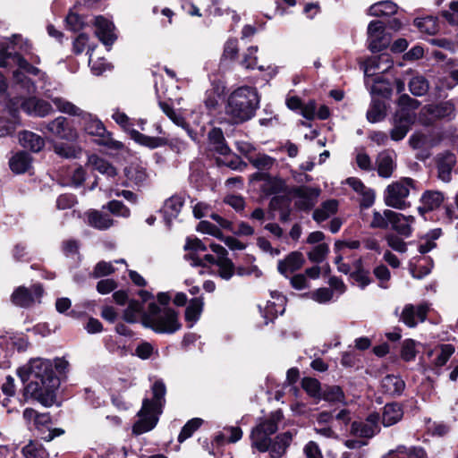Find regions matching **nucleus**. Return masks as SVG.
Listing matches in <instances>:
<instances>
[{
	"mask_svg": "<svg viewBox=\"0 0 458 458\" xmlns=\"http://www.w3.org/2000/svg\"><path fill=\"white\" fill-rule=\"evenodd\" d=\"M249 160L253 166L260 170L269 169L275 162L274 158L265 154H258L254 157H250Z\"/></svg>",
	"mask_w": 458,
	"mask_h": 458,
	"instance_id": "4d7b16f0",
	"label": "nucleus"
},
{
	"mask_svg": "<svg viewBox=\"0 0 458 458\" xmlns=\"http://www.w3.org/2000/svg\"><path fill=\"white\" fill-rule=\"evenodd\" d=\"M42 293L43 290L38 284L33 285L30 288L20 286L12 294V301L16 306L29 307L38 301Z\"/></svg>",
	"mask_w": 458,
	"mask_h": 458,
	"instance_id": "dca6fc26",
	"label": "nucleus"
},
{
	"mask_svg": "<svg viewBox=\"0 0 458 458\" xmlns=\"http://www.w3.org/2000/svg\"><path fill=\"white\" fill-rule=\"evenodd\" d=\"M107 208L111 213L123 217H128L131 214L130 209L118 200L110 201Z\"/></svg>",
	"mask_w": 458,
	"mask_h": 458,
	"instance_id": "0e129e2a",
	"label": "nucleus"
},
{
	"mask_svg": "<svg viewBox=\"0 0 458 458\" xmlns=\"http://www.w3.org/2000/svg\"><path fill=\"white\" fill-rule=\"evenodd\" d=\"M409 87L411 92L415 96H423L428 90V82L421 75H414L409 81Z\"/></svg>",
	"mask_w": 458,
	"mask_h": 458,
	"instance_id": "37998d69",
	"label": "nucleus"
},
{
	"mask_svg": "<svg viewBox=\"0 0 458 458\" xmlns=\"http://www.w3.org/2000/svg\"><path fill=\"white\" fill-rule=\"evenodd\" d=\"M397 11V5L391 1H381L372 4L369 13L371 16L392 15Z\"/></svg>",
	"mask_w": 458,
	"mask_h": 458,
	"instance_id": "ea45409f",
	"label": "nucleus"
},
{
	"mask_svg": "<svg viewBox=\"0 0 458 458\" xmlns=\"http://www.w3.org/2000/svg\"><path fill=\"white\" fill-rule=\"evenodd\" d=\"M271 299L267 301L265 306L259 305L260 312L265 318V324L273 321L278 315L285 310L286 298L278 292H272Z\"/></svg>",
	"mask_w": 458,
	"mask_h": 458,
	"instance_id": "2eb2a0df",
	"label": "nucleus"
},
{
	"mask_svg": "<svg viewBox=\"0 0 458 458\" xmlns=\"http://www.w3.org/2000/svg\"><path fill=\"white\" fill-rule=\"evenodd\" d=\"M454 114V106L450 101L425 106L420 113L419 120L423 124H430L436 119L450 118Z\"/></svg>",
	"mask_w": 458,
	"mask_h": 458,
	"instance_id": "9d476101",
	"label": "nucleus"
},
{
	"mask_svg": "<svg viewBox=\"0 0 458 458\" xmlns=\"http://www.w3.org/2000/svg\"><path fill=\"white\" fill-rule=\"evenodd\" d=\"M258 48L256 47H250L247 49L242 61V66L247 69H253L257 66V54Z\"/></svg>",
	"mask_w": 458,
	"mask_h": 458,
	"instance_id": "e2e57ef3",
	"label": "nucleus"
},
{
	"mask_svg": "<svg viewBox=\"0 0 458 458\" xmlns=\"http://www.w3.org/2000/svg\"><path fill=\"white\" fill-rule=\"evenodd\" d=\"M142 301H131L123 312V319L128 323L140 321L158 334H173L181 328L178 313L169 307H160L155 301H148L151 295L140 291Z\"/></svg>",
	"mask_w": 458,
	"mask_h": 458,
	"instance_id": "f03ea898",
	"label": "nucleus"
},
{
	"mask_svg": "<svg viewBox=\"0 0 458 458\" xmlns=\"http://www.w3.org/2000/svg\"><path fill=\"white\" fill-rule=\"evenodd\" d=\"M40 131L43 133L48 132L56 138L68 141L76 140L79 136L77 131L70 125L64 116H58L50 122L43 123Z\"/></svg>",
	"mask_w": 458,
	"mask_h": 458,
	"instance_id": "1a4fd4ad",
	"label": "nucleus"
},
{
	"mask_svg": "<svg viewBox=\"0 0 458 458\" xmlns=\"http://www.w3.org/2000/svg\"><path fill=\"white\" fill-rule=\"evenodd\" d=\"M392 216V228L399 234L409 237L411 234V225L415 219L412 216H404L403 214L394 212L388 213Z\"/></svg>",
	"mask_w": 458,
	"mask_h": 458,
	"instance_id": "a878e982",
	"label": "nucleus"
},
{
	"mask_svg": "<svg viewBox=\"0 0 458 458\" xmlns=\"http://www.w3.org/2000/svg\"><path fill=\"white\" fill-rule=\"evenodd\" d=\"M388 213H394L393 210L385 209L382 213L378 211L373 212V218L370 226L373 228L386 229L391 224L392 216Z\"/></svg>",
	"mask_w": 458,
	"mask_h": 458,
	"instance_id": "de8ad7c7",
	"label": "nucleus"
},
{
	"mask_svg": "<svg viewBox=\"0 0 458 458\" xmlns=\"http://www.w3.org/2000/svg\"><path fill=\"white\" fill-rule=\"evenodd\" d=\"M392 61L387 55H380L369 58L365 62L364 73L367 77H372L377 72H386L392 66Z\"/></svg>",
	"mask_w": 458,
	"mask_h": 458,
	"instance_id": "393cba45",
	"label": "nucleus"
},
{
	"mask_svg": "<svg viewBox=\"0 0 458 458\" xmlns=\"http://www.w3.org/2000/svg\"><path fill=\"white\" fill-rule=\"evenodd\" d=\"M369 48L372 52H379L388 47L390 37L385 32V27L380 21H372L368 27Z\"/></svg>",
	"mask_w": 458,
	"mask_h": 458,
	"instance_id": "f8f14e48",
	"label": "nucleus"
},
{
	"mask_svg": "<svg viewBox=\"0 0 458 458\" xmlns=\"http://www.w3.org/2000/svg\"><path fill=\"white\" fill-rule=\"evenodd\" d=\"M88 165L108 178L115 177L117 174L116 169L110 163L97 155L89 157Z\"/></svg>",
	"mask_w": 458,
	"mask_h": 458,
	"instance_id": "2f4dec72",
	"label": "nucleus"
},
{
	"mask_svg": "<svg viewBox=\"0 0 458 458\" xmlns=\"http://www.w3.org/2000/svg\"><path fill=\"white\" fill-rule=\"evenodd\" d=\"M125 175L129 181L135 184L143 182L147 178L145 168L139 165H131L125 168Z\"/></svg>",
	"mask_w": 458,
	"mask_h": 458,
	"instance_id": "49530a36",
	"label": "nucleus"
},
{
	"mask_svg": "<svg viewBox=\"0 0 458 458\" xmlns=\"http://www.w3.org/2000/svg\"><path fill=\"white\" fill-rule=\"evenodd\" d=\"M381 387L386 394L396 396L400 395L403 392L405 383L398 376L387 375L382 379Z\"/></svg>",
	"mask_w": 458,
	"mask_h": 458,
	"instance_id": "c85d7f7f",
	"label": "nucleus"
},
{
	"mask_svg": "<svg viewBox=\"0 0 458 458\" xmlns=\"http://www.w3.org/2000/svg\"><path fill=\"white\" fill-rule=\"evenodd\" d=\"M18 375L26 384L25 391L44 406H51L55 402V392L60 385L53 364L41 358L31 359L28 364L18 369Z\"/></svg>",
	"mask_w": 458,
	"mask_h": 458,
	"instance_id": "7ed1b4c3",
	"label": "nucleus"
},
{
	"mask_svg": "<svg viewBox=\"0 0 458 458\" xmlns=\"http://www.w3.org/2000/svg\"><path fill=\"white\" fill-rule=\"evenodd\" d=\"M114 271V268L112 263H108L106 261H100L96 265V267L92 272V276H93V277L98 278V277L110 275Z\"/></svg>",
	"mask_w": 458,
	"mask_h": 458,
	"instance_id": "69168bd1",
	"label": "nucleus"
},
{
	"mask_svg": "<svg viewBox=\"0 0 458 458\" xmlns=\"http://www.w3.org/2000/svg\"><path fill=\"white\" fill-rule=\"evenodd\" d=\"M403 417V410L397 403L385 405L382 414V423L385 427H390L398 422Z\"/></svg>",
	"mask_w": 458,
	"mask_h": 458,
	"instance_id": "473e14b6",
	"label": "nucleus"
},
{
	"mask_svg": "<svg viewBox=\"0 0 458 458\" xmlns=\"http://www.w3.org/2000/svg\"><path fill=\"white\" fill-rule=\"evenodd\" d=\"M203 301L201 298H194L191 300L185 310V318L191 322V327L199 318L203 310Z\"/></svg>",
	"mask_w": 458,
	"mask_h": 458,
	"instance_id": "58836bf2",
	"label": "nucleus"
},
{
	"mask_svg": "<svg viewBox=\"0 0 458 458\" xmlns=\"http://www.w3.org/2000/svg\"><path fill=\"white\" fill-rule=\"evenodd\" d=\"M301 386L306 391V393L315 398V399H321V386L318 379L313 377H304L301 380Z\"/></svg>",
	"mask_w": 458,
	"mask_h": 458,
	"instance_id": "c03bdc74",
	"label": "nucleus"
},
{
	"mask_svg": "<svg viewBox=\"0 0 458 458\" xmlns=\"http://www.w3.org/2000/svg\"><path fill=\"white\" fill-rule=\"evenodd\" d=\"M202 424V420L199 418L192 419L189 420L182 428L181 433L178 436V441L183 442L191 435L195 430H197Z\"/></svg>",
	"mask_w": 458,
	"mask_h": 458,
	"instance_id": "603ef678",
	"label": "nucleus"
},
{
	"mask_svg": "<svg viewBox=\"0 0 458 458\" xmlns=\"http://www.w3.org/2000/svg\"><path fill=\"white\" fill-rule=\"evenodd\" d=\"M19 141L23 148H30L33 152L40 151L45 146V140L30 131L21 132Z\"/></svg>",
	"mask_w": 458,
	"mask_h": 458,
	"instance_id": "7c9ffc66",
	"label": "nucleus"
},
{
	"mask_svg": "<svg viewBox=\"0 0 458 458\" xmlns=\"http://www.w3.org/2000/svg\"><path fill=\"white\" fill-rule=\"evenodd\" d=\"M416 343L411 339L403 341L401 351V357L405 361L413 360L416 357Z\"/></svg>",
	"mask_w": 458,
	"mask_h": 458,
	"instance_id": "13d9d810",
	"label": "nucleus"
},
{
	"mask_svg": "<svg viewBox=\"0 0 458 458\" xmlns=\"http://www.w3.org/2000/svg\"><path fill=\"white\" fill-rule=\"evenodd\" d=\"M440 89H453L458 84V68L452 70L448 77H445L440 81Z\"/></svg>",
	"mask_w": 458,
	"mask_h": 458,
	"instance_id": "774afa93",
	"label": "nucleus"
},
{
	"mask_svg": "<svg viewBox=\"0 0 458 458\" xmlns=\"http://www.w3.org/2000/svg\"><path fill=\"white\" fill-rule=\"evenodd\" d=\"M388 458H427L422 448L412 447L408 450H398L389 454Z\"/></svg>",
	"mask_w": 458,
	"mask_h": 458,
	"instance_id": "864d4df0",
	"label": "nucleus"
},
{
	"mask_svg": "<svg viewBox=\"0 0 458 458\" xmlns=\"http://www.w3.org/2000/svg\"><path fill=\"white\" fill-rule=\"evenodd\" d=\"M374 275L379 280V286L381 288L386 289L388 288L387 282L390 280L391 275L389 269L384 266L380 265L374 268Z\"/></svg>",
	"mask_w": 458,
	"mask_h": 458,
	"instance_id": "680f3d73",
	"label": "nucleus"
},
{
	"mask_svg": "<svg viewBox=\"0 0 458 458\" xmlns=\"http://www.w3.org/2000/svg\"><path fill=\"white\" fill-rule=\"evenodd\" d=\"M182 206L183 199L177 195L172 196L165 201L162 213L168 226H170L172 220L177 217Z\"/></svg>",
	"mask_w": 458,
	"mask_h": 458,
	"instance_id": "bb28decb",
	"label": "nucleus"
},
{
	"mask_svg": "<svg viewBox=\"0 0 458 458\" xmlns=\"http://www.w3.org/2000/svg\"><path fill=\"white\" fill-rule=\"evenodd\" d=\"M9 165L13 172L22 174L30 167L31 157L26 152H19L10 159Z\"/></svg>",
	"mask_w": 458,
	"mask_h": 458,
	"instance_id": "f704fd0d",
	"label": "nucleus"
},
{
	"mask_svg": "<svg viewBox=\"0 0 458 458\" xmlns=\"http://www.w3.org/2000/svg\"><path fill=\"white\" fill-rule=\"evenodd\" d=\"M5 106L11 118L8 119L5 116H0V137L10 135L20 124L18 103H16L14 99H10L9 103H5Z\"/></svg>",
	"mask_w": 458,
	"mask_h": 458,
	"instance_id": "6ab92c4d",
	"label": "nucleus"
},
{
	"mask_svg": "<svg viewBox=\"0 0 458 458\" xmlns=\"http://www.w3.org/2000/svg\"><path fill=\"white\" fill-rule=\"evenodd\" d=\"M197 230L203 233L210 234L216 238L223 239V233L221 230L217 226L209 223L208 221L199 222L197 226Z\"/></svg>",
	"mask_w": 458,
	"mask_h": 458,
	"instance_id": "bf43d9fd",
	"label": "nucleus"
},
{
	"mask_svg": "<svg viewBox=\"0 0 458 458\" xmlns=\"http://www.w3.org/2000/svg\"><path fill=\"white\" fill-rule=\"evenodd\" d=\"M346 183L350 185L356 192L362 195L361 205L364 208H369L374 203V191L370 189H367L360 179L350 177L346 180Z\"/></svg>",
	"mask_w": 458,
	"mask_h": 458,
	"instance_id": "c756f323",
	"label": "nucleus"
},
{
	"mask_svg": "<svg viewBox=\"0 0 458 458\" xmlns=\"http://www.w3.org/2000/svg\"><path fill=\"white\" fill-rule=\"evenodd\" d=\"M329 250L327 243H319L312 248L308 253V258L310 261L320 263L324 260Z\"/></svg>",
	"mask_w": 458,
	"mask_h": 458,
	"instance_id": "5fc2aeb1",
	"label": "nucleus"
},
{
	"mask_svg": "<svg viewBox=\"0 0 458 458\" xmlns=\"http://www.w3.org/2000/svg\"><path fill=\"white\" fill-rule=\"evenodd\" d=\"M216 266L217 267L218 276L224 280H229L234 275V265L227 257H221V259H216Z\"/></svg>",
	"mask_w": 458,
	"mask_h": 458,
	"instance_id": "a19ab883",
	"label": "nucleus"
},
{
	"mask_svg": "<svg viewBox=\"0 0 458 458\" xmlns=\"http://www.w3.org/2000/svg\"><path fill=\"white\" fill-rule=\"evenodd\" d=\"M279 420L280 412H276L252 428L250 436L252 448L261 453L268 451L272 442L271 436L277 431Z\"/></svg>",
	"mask_w": 458,
	"mask_h": 458,
	"instance_id": "0eeeda50",
	"label": "nucleus"
},
{
	"mask_svg": "<svg viewBox=\"0 0 458 458\" xmlns=\"http://www.w3.org/2000/svg\"><path fill=\"white\" fill-rule=\"evenodd\" d=\"M417 27L420 31L432 35L437 31V21L433 17H426L415 20Z\"/></svg>",
	"mask_w": 458,
	"mask_h": 458,
	"instance_id": "6e6d98bb",
	"label": "nucleus"
},
{
	"mask_svg": "<svg viewBox=\"0 0 458 458\" xmlns=\"http://www.w3.org/2000/svg\"><path fill=\"white\" fill-rule=\"evenodd\" d=\"M310 298L318 303H327L333 298V291L329 288H319L310 293Z\"/></svg>",
	"mask_w": 458,
	"mask_h": 458,
	"instance_id": "052dcab7",
	"label": "nucleus"
},
{
	"mask_svg": "<svg viewBox=\"0 0 458 458\" xmlns=\"http://www.w3.org/2000/svg\"><path fill=\"white\" fill-rule=\"evenodd\" d=\"M428 309V305L426 303L417 307L407 304L402 312L401 320L408 327H413L419 322H423L426 319Z\"/></svg>",
	"mask_w": 458,
	"mask_h": 458,
	"instance_id": "a211bd4d",
	"label": "nucleus"
},
{
	"mask_svg": "<svg viewBox=\"0 0 458 458\" xmlns=\"http://www.w3.org/2000/svg\"><path fill=\"white\" fill-rule=\"evenodd\" d=\"M208 140L209 144L212 146V148L217 151L221 155H225L228 153L229 148L225 144V138L224 134L221 129L218 128H213L208 132Z\"/></svg>",
	"mask_w": 458,
	"mask_h": 458,
	"instance_id": "4c0bfd02",
	"label": "nucleus"
},
{
	"mask_svg": "<svg viewBox=\"0 0 458 458\" xmlns=\"http://www.w3.org/2000/svg\"><path fill=\"white\" fill-rule=\"evenodd\" d=\"M444 201V195L438 191H426L422 193L418 207L420 214L423 215L427 212L438 208Z\"/></svg>",
	"mask_w": 458,
	"mask_h": 458,
	"instance_id": "4be33fe9",
	"label": "nucleus"
},
{
	"mask_svg": "<svg viewBox=\"0 0 458 458\" xmlns=\"http://www.w3.org/2000/svg\"><path fill=\"white\" fill-rule=\"evenodd\" d=\"M22 454L25 458H47L48 456L42 445L32 441L22 448Z\"/></svg>",
	"mask_w": 458,
	"mask_h": 458,
	"instance_id": "a18cd8bd",
	"label": "nucleus"
},
{
	"mask_svg": "<svg viewBox=\"0 0 458 458\" xmlns=\"http://www.w3.org/2000/svg\"><path fill=\"white\" fill-rule=\"evenodd\" d=\"M94 24L96 26L95 33L99 40L106 47L113 45L116 39L113 22L103 16H98L95 18Z\"/></svg>",
	"mask_w": 458,
	"mask_h": 458,
	"instance_id": "aec40b11",
	"label": "nucleus"
},
{
	"mask_svg": "<svg viewBox=\"0 0 458 458\" xmlns=\"http://www.w3.org/2000/svg\"><path fill=\"white\" fill-rule=\"evenodd\" d=\"M321 399H324L328 402H344V394L340 386H327L321 392Z\"/></svg>",
	"mask_w": 458,
	"mask_h": 458,
	"instance_id": "3c124183",
	"label": "nucleus"
},
{
	"mask_svg": "<svg viewBox=\"0 0 458 458\" xmlns=\"http://www.w3.org/2000/svg\"><path fill=\"white\" fill-rule=\"evenodd\" d=\"M338 202L335 199H329L322 203L319 208L313 212V218L318 223L323 222L336 213Z\"/></svg>",
	"mask_w": 458,
	"mask_h": 458,
	"instance_id": "e433bc0d",
	"label": "nucleus"
},
{
	"mask_svg": "<svg viewBox=\"0 0 458 458\" xmlns=\"http://www.w3.org/2000/svg\"><path fill=\"white\" fill-rule=\"evenodd\" d=\"M376 164L378 175L389 178L396 167V155L392 150H384L378 154Z\"/></svg>",
	"mask_w": 458,
	"mask_h": 458,
	"instance_id": "412c9836",
	"label": "nucleus"
},
{
	"mask_svg": "<svg viewBox=\"0 0 458 458\" xmlns=\"http://www.w3.org/2000/svg\"><path fill=\"white\" fill-rule=\"evenodd\" d=\"M304 264V259L301 252H291L285 259L278 261L277 269L280 274L288 276L300 269Z\"/></svg>",
	"mask_w": 458,
	"mask_h": 458,
	"instance_id": "5701e85b",
	"label": "nucleus"
},
{
	"mask_svg": "<svg viewBox=\"0 0 458 458\" xmlns=\"http://www.w3.org/2000/svg\"><path fill=\"white\" fill-rule=\"evenodd\" d=\"M112 118L130 134L131 138L135 142L142 146L156 148L165 144V140L163 138L147 136L134 130L132 128L131 119L123 112H121L118 109L113 113Z\"/></svg>",
	"mask_w": 458,
	"mask_h": 458,
	"instance_id": "6e6552de",
	"label": "nucleus"
},
{
	"mask_svg": "<svg viewBox=\"0 0 458 458\" xmlns=\"http://www.w3.org/2000/svg\"><path fill=\"white\" fill-rule=\"evenodd\" d=\"M305 458H323L318 445L314 441L308 442L303 447Z\"/></svg>",
	"mask_w": 458,
	"mask_h": 458,
	"instance_id": "338daca9",
	"label": "nucleus"
},
{
	"mask_svg": "<svg viewBox=\"0 0 458 458\" xmlns=\"http://www.w3.org/2000/svg\"><path fill=\"white\" fill-rule=\"evenodd\" d=\"M88 223L94 228L106 230L113 225V219L106 214L93 210L88 213Z\"/></svg>",
	"mask_w": 458,
	"mask_h": 458,
	"instance_id": "72a5a7b5",
	"label": "nucleus"
},
{
	"mask_svg": "<svg viewBox=\"0 0 458 458\" xmlns=\"http://www.w3.org/2000/svg\"><path fill=\"white\" fill-rule=\"evenodd\" d=\"M160 107L163 110V112L178 126H181L184 129H186L188 134L193 138L191 135V131L188 128L183 117L177 114L168 104L166 103H160Z\"/></svg>",
	"mask_w": 458,
	"mask_h": 458,
	"instance_id": "8fccbe9b",
	"label": "nucleus"
},
{
	"mask_svg": "<svg viewBox=\"0 0 458 458\" xmlns=\"http://www.w3.org/2000/svg\"><path fill=\"white\" fill-rule=\"evenodd\" d=\"M152 400L145 399L141 409L138 412L139 419L132 428V431L136 435H140L153 429L158 421L159 414L162 412L165 394L164 383L156 381L152 386Z\"/></svg>",
	"mask_w": 458,
	"mask_h": 458,
	"instance_id": "39448f33",
	"label": "nucleus"
},
{
	"mask_svg": "<svg viewBox=\"0 0 458 458\" xmlns=\"http://www.w3.org/2000/svg\"><path fill=\"white\" fill-rule=\"evenodd\" d=\"M414 122V114L406 108L398 110L393 118V129L390 131L391 140L400 141L405 138Z\"/></svg>",
	"mask_w": 458,
	"mask_h": 458,
	"instance_id": "9b49d317",
	"label": "nucleus"
},
{
	"mask_svg": "<svg viewBox=\"0 0 458 458\" xmlns=\"http://www.w3.org/2000/svg\"><path fill=\"white\" fill-rule=\"evenodd\" d=\"M54 151L62 157L75 158L79 156L81 150L76 146L66 143H55L54 145Z\"/></svg>",
	"mask_w": 458,
	"mask_h": 458,
	"instance_id": "09e8293b",
	"label": "nucleus"
},
{
	"mask_svg": "<svg viewBox=\"0 0 458 458\" xmlns=\"http://www.w3.org/2000/svg\"><path fill=\"white\" fill-rule=\"evenodd\" d=\"M454 352V347L452 344H441L436 349L429 351L428 355L431 357L436 354L437 357L433 360V364L436 367H442L447 362Z\"/></svg>",
	"mask_w": 458,
	"mask_h": 458,
	"instance_id": "c9c22d12",
	"label": "nucleus"
},
{
	"mask_svg": "<svg viewBox=\"0 0 458 458\" xmlns=\"http://www.w3.org/2000/svg\"><path fill=\"white\" fill-rule=\"evenodd\" d=\"M293 433L290 431L276 436L275 441L271 442L268 449L272 458H280L284 455L293 440Z\"/></svg>",
	"mask_w": 458,
	"mask_h": 458,
	"instance_id": "cd10ccee",
	"label": "nucleus"
},
{
	"mask_svg": "<svg viewBox=\"0 0 458 458\" xmlns=\"http://www.w3.org/2000/svg\"><path fill=\"white\" fill-rule=\"evenodd\" d=\"M13 99L18 103V109L21 108L29 115L46 117L54 112L50 103L35 97H30L22 100L19 98Z\"/></svg>",
	"mask_w": 458,
	"mask_h": 458,
	"instance_id": "ddd939ff",
	"label": "nucleus"
},
{
	"mask_svg": "<svg viewBox=\"0 0 458 458\" xmlns=\"http://www.w3.org/2000/svg\"><path fill=\"white\" fill-rule=\"evenodd\" d=\"M16 65L17 69L13 73V85L11 90L21 95H34L37 92L36 82L28 75H33L38 78L41 82L39 88L45 91V96L51 98L54 105L61 113L69 115L78 116L80 118V125L82 130L89 135L95 138V141L101 146H105L111 149H121L123 145L121 141L112 138L111 133L106 131L103 123L95 115L81 109L73 103L63 98H52L48 94L49 89H47L48 78L45 72H42L37 67L30 65L27 60L20 55H12L0 53V66L7 67L9 65Z\"/></svg>",
	"mask_w": 458,
	"mask_h": 458,
	"instance_id": "f257e3e1",
	"label": "nucleus"
},
{
	"mask_svg": "<svg viewBox=\"0 0 458 458\" xmlns=\"http://www.w3.org/2000/svg\"><path fill=\"white\" fill-rule=\"evenodd\" d=\"M259 106V97L255 88L243 86L234 89L228 97L225 113L233 124L245 123L254 117Z\"/></svg>",
	"mask_w": 458,
	"mask_h": 458,
	"instance_id": "20e7f679",
	"label": "nucleus"
},
{
	"mask_svg": "<svg viewBox=\"0 0 458 458\" xmlns=\"http://www.w3.org/2000/svg\"><path fill=\"white\" fill-rule=\"evenodd\" d=\"M295 206L301 210L312 208L320 195V189L306 186L296 187L292 191Z\"/></svg>",
	"mask_w": 458,
	"mask_h": 458,
	"instance_id": "4468645a",
	"label": "nucleus"
},
{
	"mask_svg": "<svg viewBox=\"0 0 458 458\" xmlns=\"http://www.w3.org/2000/svg\"><path fill=\"white\" fill-rule=\"evenodd\" d=\"M438 178L448 182L452 178V171L456 165V157L454 153L445 151L438 154L436 158Z\"/></svg>",
	"mask_w": 458,
	"mask_h": 458,
	"instance_id": "f3484780",
	"label": "nucleus"
},
{
	"mask_svg": "<svg viewBox=\"0 0 458 458\" xmlns=\"http://www.w3.org/2000/svg\"><path fill=\"white\" fill-rule=\"evenodd\" d=\"M411 190H416V182L409 177L393 182L384 191V201L387 207L403 210L411 207L408 197Z\"/></svg>",
	"mask_w": 458,
	"mask_h": 458,
	"instance_id": "423d86ee",
	"label": "nucleus"
},
{
	"mask_svg": "<svg viewBox=\"0 0 458 458\" xmlns=\"http://www.w3.org/2000/svg\"><path fill=\"white\" fill-rule=\"evenodd\" d=\"M378 420V414H370L365 422H353L352 425V430L360 437H371L379 429Z\"/></svg>",
	"mask_w": 458,
	"mask_h": 458,
	"instance_id": "b1692460",
	"label": "nucleus"
},
{
	"mask_svg": "<svg viewBox=\"0 0 458 458\" xmlns=\"http://www.w3.org/2000/svg\"><path fill=\"white\" fill-rule=\"evenodd\" d=\"M386 116V106L379 100H373L368 112L367 119L370 123H377L382 121Z\"/></svg>",
	"mask_w": 458,
	"mask_h": 458,
	"instance_id": "79ce46f5",
	"label": "nucleus"
}]
</instances>
